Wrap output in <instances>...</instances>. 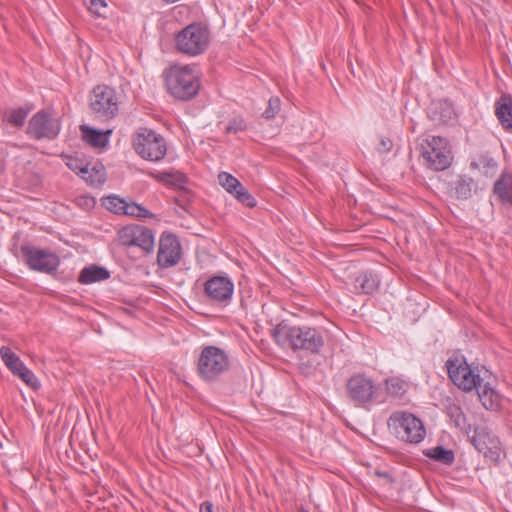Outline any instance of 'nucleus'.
Wrapping results in <instances>:
<instances>
[{
    "label": "nucleus",
    "mask_w": 512,
    "mask_h": 512,
    "mask_svg": "<svg viewBox=\"0 0 512 512\" xmlns=\"http://www.w3.org/2000/svg\"><path fill=\"white\" fill-rule=\"evenodd\" d=\"M272 335L282 346L289 345L294 350L310 353H319L325 343L323 330L307 326L280 323L273 329Z\"/></svg>",
    "instance_id": "obj_1"
},
{
    "label": "nucleus",
    "mask_w": 512,
    "mask_h": 512,
    "mask_svg": "<svg viewBox=\"0 0 512 512\" xmlns=\"http://www.w3.org/2000/svg\"><path fill=\"white\" fill-rule=\"evenodd\" d=\"M169 93L177 99L189 100L199 91V75L194 66L173 65L165 72Z\"/></svg>",
    "instance_id": "obj_2"
},
{
    "label": "nucleus",
    "mask_w": 512,
    "mask_h": 512,
    "mask_svg": "<svg viewBox=\"0 0 512 512\" xmlns=\"http://www.w3.org/2000/svg\"><path fill=\"white\" fill-rule=\"evenodd\" d=\"M446 366L452 382L466 392L481 387L486 378H492L490 372L484 367H471L464 359H449Z\"/></svg>",
    "instance_id": "obj_3"
},
{
    "label": "nucleus",
    "mask_w": 512,
    "mask_h": 512,
    "mask_svg": "<svg viewBox=\"0 0 512 512\" xmlns=\"http://www.w3.org/2000/svg\"><path fill=\"white\" fill-rule=\"evenodd\" d=\"M210 42V33L206 27L199 23H193L175 36L176 49L188 56H198L204 53Z\"/></svg>",
    "instance_id": "obj_4"
},
{
    "label": "nucleus",
    "mask_w": 512,
    "mask_h": 512,
    "mask_svg": "<svg viewBox=\"0 0 512 512\" xmlns=\"http://www.w3.org/2000/svg\"><path fill=\"white\" fill-rule=\"evenodd\" d=\"M397 437L408 443H420L426 435L423 422L414 414L405 411L394 412L388 420Z\"/></svg>",
    "instance_id": "obj_5"
},
{
    "label": "nucleus",
    "mask_w": 512,
    "mask_h": 512,
    "mask_svg": "<svg viewBox=\"0 0 512 512\" xmlns=\"http://www.w3.org/2000/svg\"><path fill=\"white\" fill-rule=\"evenodd\" d=\"M229 357L216 346H205L198 358L197 369L205 381H214L229 369Z\"/></svg>",
    "instance_id": "obj_6"
},
{
    "label": "nucleus",
    "mask_w": 512,
    "mask_h": 512,
    "mask_svg": "<svg viewBox=\"0 0 512 512\" xmlns=\"http://www.w3.org/2000/svg\"><path fill=\"white\" fill-rule=\"evenodd\" d=\"M133 148L143 159L160 161L167 152L165 139L147 128H140L133 136Z\"/></svg>",
    "instance_id": "obj_7"
},
{
    "label": "nucleus",
    "mask_w": 512,
    "mask_h": 512,
    "mask_svg": "<svg viewBox=\"0 0 512 512\" xmlns=\"http://www.w3.org/2000/svg\"><path fill=\"white\" fill-rule=\"evenodd\" d=\"M60 117L51 110H40L28 122L26 134L35 140H54L61 131Z\"/></svg>",
    "instance_id": "obj_8"
},
{
    "label": "nucleus",
    "mask_w": 512,
    "mask_h": 512,
    "mask_svg": "<svg viewBox=\"0 0 512 512\" xmlns=\"http://www.w3.org/2000/svg\"><path fill=\"white\" fill-rule=\"evenodd\" d=\"M422 157L427 165L435 171H443L452 163V152L447 139L429 136L422 145Z\"/></svg>",
    "instance_id": "obj_9"
},
{
    "label": "nucleus",
    "mask_w": 512,
    "mask_h": 512,
    "mask_svg": "<svg viewBox=\"0 0 512 512\" xmlns=\"http://www.w3.org/2000/svg\"><path fill=\"white\" fill-rule=\"evenodd\" d=\"M349 399L357 406H366L378 397V387L375 382L364 374L350 377L346 383Z\"/></svg>",
    "instance_id": "obj_10"
},
{
    "label": "nucleus",
    "mask_w": 512,
    "mask_h": 512,
    "mask_svg": "<svg viewBox=\"0 0 512 512\" xmlns=\"http://www.w3.org/2000/svg\"><path fill=\"white\" fill-rule=\"evenodd\" d=\"M90 107L100 119L107 120L113 118L118 112V101L115 91L105 85L95 87L90 99Z\"/></svg>",
    "instance_id": "obj_11"
},
{
    "label": "nucleus",
    "mask_w": 512,
    "mask_h": 512,
    "mask_svg": "<svg viewBox=\"0 0 512 512\" xmlns=\"http://www.w3.org/2000/svg\"><path fill=\"white\" fill-rule=\"evenodd\" d=\"M21 253L30 269L49 273L59 266V258L51 251L34 246H22Z\"/></svg>",
    "instance_id": "obj_12"
},
{
    "label": "nucleus",
    "mask_w": 512,
    "mask_h": 512,
    "mask_svg": "<svg viewBox=\"0 0 512 512\" xmlns=\"http://www.w3.org/2000/svg\"><path fill=\"white\" fill-rule=\"evenodd\" d=\"M119 240L125 246H138L147 253L154 249V234L143 225H128L119 232Z\"/></svg>",
    "instance_id": "obj_13"
},
{
    "label": "nucleus",
    "mask_w": 512,
    "mask_h": 512,
    "mask_svg": "<svg viewBox=\"0 0 512 512\" xmlns=\"http://www.w3.org/2000/svg\"><path fill=\"white\" fill-rule=\"evenodd\" d=\"M181 259V245L173 234H163L159 241L157 263L162 268L176 265Z\"/></svg>",
    "instance_id": "obj_14"
},
{
    "label": "nucleus",
    "mask_w": 512,
    "mask_h": 512,
    "mask_svg": "<svg viewBox=\"0 0 512 512\" xmlns=\"http://www.w3.org/2000/svg\"><path fill=\"white\" fill-rule=\"evenodd\" d=\"M204 291L211 301L224 303L231 300L234 284L229 277L213 276L205 282Z\"/></svg>",
    "instance_id": "obj_15"
},
{
    "label": "nucleus",
    "mask_w": 512,
    "mask_h": 512,
    "mask_svg": "<svg viewBox=\"0 0 512 512\" xmlns=\"http://www.w3.org/2000/svg\"><path fill=\"white\" fill-rule=\"evenodd\" d=\"M490 380L491 378H486L481 387L475 390L480 402L487 410H497L501 406L502 396L493 388Z\"/></svg>",
    "instance_id": "obj_16"
},
{
    "label": "nucleus",
    "mask_w": 512,
    "mask_h": 512,
    "mask_svg": "<svg viewBox=\"0 0 512 512\" xmlns=\"http://www.w3.org/2000/svg\"><path fill=\"white\" fill-rule=\"evenodd\" d=\"M494 193L502 202L512 205V174L510 172H502L494 184Z\"/></svg>",
    "instance_id": "obj_17"
},
{
    "label": "nucleus",
    "mask_w": 512,
    "mask_h": 512,
    "mask_svg": "<svg viewBox=\"0 0 512 512\" xmlns=\"http://www.w3.org/2000/svg\"><path fill=\"white\" fill-rule=\"evenodd\" d=\"M379 286L378 277L371 272H362L354 280V291L362 294H371Z\"/></svg>",
    "instance_id": "obj_18"
},
{
    "label": "nucleus",
    "mask_w": 512,
    "mask_h": 512,
    "mask_svg": "<svg viewBox=\"0 0 512 512\" xmlns=\"http://www.w3.org/2000/svg\"><path fill=\"white\" fill-rule=\"evenodd\" d=\"M110 277L109 271L104 267L91 265L82 269L78 281L82 284H91L100 282Z\"/></svg>",
    "instance_id": "obj_19"
},
{
    "label": "nucleus",
    "mask_w": 512,
    "mask_h": 512,
    "mask_svg": "<svg viewBox=\"0 0 512 512\" xmlns=\"http://www.w3.org/2000/svg\"><path fill=\"white\" fill-rule=\"evenodd\" d=\"M495 114L504 128H512V100L502 96L496 104Z\"/></svg>",
    "instance_id": "obj_20"
},
{
    "label": "nucleus",
    "mask_w": 512,
    "mask_h": 512,
    "mask_svg": "<svg viewBox=\"0 0 512 512\" xmlns=\"http://www.w3.org/2000/svg\"><path fill=\"white\" fill-rule=\"evenodd\" d=\"M80 129L83 139L93 147H104L108 144V134H110L111 131L104 133L85 125L81 126Z\"/></svg>",
    "instance_id": "obj_21"
},
{
    "label": "nucleus",
    "mask_w": 512,
    "mask_h": 512,
    "mask_svg": "<svg viewBox=\"0 0 512 512\" xmlns=\"http://www.w3.org/2000/svg\"><path fill=\"white\" fill-rule=\"evenodd\" d=\"M431 118L439 123H446L454 116V109L450 102L434 103L430 109Z\"/></svg>",
    "instance_id": "obj_22"
},
{
    "label": "nucleus",
    "mask_w": 512,
    "mask_h": 512,
    "mask_svg": "<svg viewBox=\"0 0 512 512\" xmlns=\"http://www.w3.org/2000/svg\"><path fill=\"white\" fill-rule=\"evenodd\" d=\"M0 356L6 367L16 375L25 364L22 360L7 346H2Z\"/></svg>",
    "instance_id": "obj_23"
},
{
    "label": "nucleus",
    "mask_w": 512,
    "mask_h": 512,
    "mask_svg": "<svg viewBox=\"0 0 512 512\" xmlns=\"http://www.w3.org/2000/svg\"><path fill=\"white\" fill-rule=\"evenodd\" d=\"M425 455L441 464L451 465L454 462V452L443 446H436L428 449Z\"/></svg>",
    "instance_id": "obj_24"
},
{
    "label": "nucleus",
    "mask_w": 512,
    "mask_h": 512,
    "mask_svg": "<svg viewBox=\"0 0 512 512\" xmlns=\"http://www.w3.org/2000/svg\"><path fill=\"white\" fill-rule=\"evenodd\" d=\"M28 116V111L24 108L10 109L4 114V120L14 127H22Z\"/></svg>",
    "instance_id": "obj_25"
},
{
    "label": "nucleus",
    "mask_w": 512,
    "mask_h": 512,
    "mask_svg": "<svg viewBox=\"0 0 512 512\" xmlns=\"http://www.w3.org/2000/svg\"><path fill=\"white\" fill-rule=\"evenodd\" d=\"M219 184L231 195L235 193L238 187L242 186L241 182L233 175L227 172H221L218 175Z\"/></svg>",
    "instance_id": "obj_26"
},
{
    "label": "nucleus",
    "mask_w": 512,
    "mask_h": 512,
    "mask_svg": "<svg viewBox=\"0 0 512 512\" xmlns=\"http://www.w3.org/2000/svg\"><path fill=\"white\" fill-rule=\"evenodd\" d=\"M407 388L408 384L398 377H391L386 380V390L390 395L401 396L407 391Z\"/></svg>",
    "instance_id": "obj_27"
},
{
    "label": "nucleus",
    "mask_w": 512,
    "mask_h": 512,
    "mask_svg": "<svg viewBox=\"0 0 512 512\" xmlns=\"http://www.w3.org/2000/svg\"><path fill=\"white\" fill-rule=\"evenodd\" d=\"M446 411H447V415L454 422L456 427H458V428L465 427L466 417H465L460 406H458L455 403H451L447 406Z\"/></svg>",
    "instance_id": "obj_28"
},
{
    "label": "nucleus",
    "mask_w": 512,
    "mask_h": 512,
    "mask_svg": "<svg viewBox=\"0 0 512 512\" xmlns=\"http://www.w3.org/2000/svg\"><path fill=\"white\" fill-rule=\"evenodd\" d=\"M159 179L178 188L183 187L186 183V176L181 172L161 173Z\"/></svg>",
    "instance_id": "obj_29"
},
{
    "label": "nucleus",
    "mask_w": 512,
    "mask_h": 512,
    "mask_svg": "<svg viewBox=\"0 0 512 512\" xmlns=\"http://www.w3.org/2000/svg\"><path fill=\"white\" fill-rule=\"evenodd\" d=\"M103 205L115 214H124L126 201L117 196H109L104 198Z\"/></svg>",
    "instance_id": "obj_30"
},
{
    "label": "nucleus",
    "mask_w": 512,
    "mask_h": 512,
    "mask_svg": "<svg viewBox=\"0 0 512 512\" xmlns=\"http://www.w3.org/2000/svg\"><path fill=\"white\" fill-rule=\"evenodd\" d=\"M233 196L246 207L256 206V199L243 185L238 187Z\"/></svg>",
    "instance_id": "obj_31"
},
{
    "label": "nucleus",
    "mask_w": 512,
    "mask_h": 512,
    "mask_svg": "<svg viewBox=\"0 0 512 512\" xmlns=\"http://www.w3.org/2000/svg\"><path fill=\"white\" fill-rule=\"evenodd\" d=\"M124 215H129V216H134V217H139V218H147V217L151 216V213L146 208H144L143 206H141L137 203H134V202L127 203L126 202Z\"/></svg>",
    "instance_id": "obj_32"
},
{
    "label": "nucleus",
    "mask_w": 512,
    "mask_h": 512,
    "mask_svg": "<svg viewBox=\"0 0 512 512\" xmlns=\"http://www.w3.org/2000/svg\"><path fill=\"white\" fill-rule=\"evenodd\" d=\"M23 382H25L28 386L33 389H37L39 387V382L34 375V373L28 369L26 366L22 367L20 371L16 374Z\"/></svg>",
    "instance_id": "obj_33"
},
{
    "label": "nucleus",
    "mask_w": 512,
    "mask_h": 512,
    "mask_svg": "<svg viewBox=\"0 0 512 512\" xmlns=\"http://www.w3.org/2000/svg\"><path fill=\"white\" fill-rule=\"evenodd\" d=\"M246 128L245 121L242 117L237 116L229 120L224 130L227 134H236Z\"/></svg>",
    "instance_id": "obj_34"
},
{
    "label": "nucleus",
    "mask_w": 512,
    "mask_h": 512,
    "mask_svg": "<svg viewBox=\"0 0 512 512\" xmlns=\"http://www.w3.org/2000/svg\"><path fill=\"white\" fill-rule=\"evenodd\" d=\"M281 101L278 97H271L268 101V106L263 112L262 116L265 119H272L280 111Z\"/></svg>",
    "instance_id": "obj_35"
},
{
    "label": "nucleus",
    "mask_w": 512,
    "mask_h": 512,
    "mask_svg": "<svg viewBox=\"0 0 512 512\" xmlns=\"http://www.w3.org/2000/svg\"><path fill=\"white\" fill-rule=\"evenodd\" d=\"M106 8L107 4L105 0H89L88 9L96 16H103Z\"/></svg>",
    "instance_id": "obj_36"
},
{
    "label": "nucleus",
    "mask_w": 512,
    "mask_h": 512,
    "mask_svg": "<svg viewBox=\"0 0 512 512\" xmlns=\"http://www.w3.org/2000/svg\"><path fill=\"white\" fill-rule=\"evenodd\" d=\"M455 192L459 198L467 199L471 196V185L466 180L458 181Z\"/></svg>",
    "instance_id": "obj_37"
},
{
    "label": "nucleus",
    "mask_w": 512,
    "mask_h": 512,
    "mask_svg": "<svg viewBox=\"0 0 512 512\" xmlns=\"http://www.w3.org/2000/svg\"><path fill=\"white\" fill-rule=\"evenodd\" d=\"M392 146H393L392 141L389 138L382 137L380 139V142H379V145L377 147V150L380 153H386V152H389L391 150Z\"/></svg>",
    "instance_id": "obj_38"
},
{
    "label": "nucleus",
    "mask_w": 512,
    "mask_h": 512,
    "mask_svg": "<svg viewBox=\"0 0 512 512\" xmlns=\"http://www.w3.org/2000/svg\"><path fill=\"white\" fill-rule=\"evenodd\" d=\"M200 512H213V505L209 501H205L200 506Z\"/></svg>",
    "instance_id": "obj_39"
},
{
    "label": "nucleus",
    "mask_w": 512,
    "mask_h": 512,
    "mask_svg": "<svg viewBox=\"0 0 512 512\" xmlns=\"http://www.w3.org/2000/svg\"><path fill=\"white\" fill-rule=\"evenodd\" d=\"M474 446L480 452H482L484 450V443H481L480 441H478L476 437L474 438Z\"/></svg>",
    "instance_id": "obj_40"
},
{
    "label": "nucleus",
    "mask_w": 512,
    "mask_h": 512,
    "mask_svg": "<svg viewBox=\"0 0 512 512\" xmlns=\"http://www.w3.org/2000/svg\"><path fill=\"white\" fill-rule=\"evenodd\" d=\"M87 172H88V169H87L86 167H81V168H79V173H80V174L84 175V174H86Z\"/></svg>",
    "instance_id": "obj_41"
},
{
    "label": "nucleus",
    "mask_w": 512,
    "mask_h": 512,
    "mask_svg": "<svg viewBox=\"0 0 512 512\" xmlns=\"http://www.w3.org/2000/svg\"><path fill=\"white\" fill-rule=\"evenodd\" d=\"M68 166H69V167H70V169H72V170H76V169H78V168H79V167H78V165H73V164H70V163L68 164Z\"/></svg>",
    "instance_id": "obj_42"
}]
</instances>
